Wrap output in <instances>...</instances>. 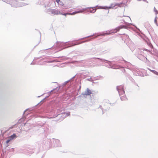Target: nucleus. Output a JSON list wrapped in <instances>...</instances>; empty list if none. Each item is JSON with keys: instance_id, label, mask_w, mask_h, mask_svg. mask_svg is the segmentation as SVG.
I'll return each instance as SVG.
<instances>
[{"instance_id": "obj_1", "label": "nucleus", "mask_w": 158, "mask_h": 158, "mask_svg": "<svg viewBox=\"0 0 158 158\" xmlns=\"http://www.w3.org/2000/svg\"><path fill=\"white\" fill-rule=\"evenodd\" d=\"M84 42H85V41L82 42L77 44H74L72 42H70L69 43H67V42L64 43L63 42H58L56 43V47L59 48H60V49L59 50V51H60L64 48L70 47L77 44H80Z\"/></svg>"}, {"instance_id": "obj_2", "label": "nucleus", "mask_w": 158, "mask_h": 158, "mask_svg": "<svg viewBox=\"0 0 158 158\" xmlns=\"http://www.w3.org/2000/svg\"><path fill=\"white\" fill-rule=\"evenodd\" d=\"M41 57H35L33 61L30 64L31 65L39 64L43 65L46 64L47 63H49V61H45L44 60H49V57H45L40 60H37Z\"/></svg>"}, {"instance_id": "obj_3", "label": "nucleus", "mask_w": 158, "mask_h": 158, "mask_svg": "<svg viewBox=\"0 0 158 158\" xmlns=\"http://www.w3.org/2000/svg\"><path fill=\"white\" fill-rule=\"evenodd\" d=\"M38 3L43 6L44 11L45 12H49V0H39Z\"/></svg>"}, {"instance_id": "obj_4", "label": "nucleus", "mask_w": 158, "mask_h": 158, "mask_svg": "<svg viewBox=\"0 0 158 158\" xmlns=\"http://www.w3.org/2000/svg\"><path fill=\"white\" fill-rule=\"evenodd\" d=\"M117 89L119 94L120 98L122 100H127V98L125 95L124 91L123 89V85H120L117 87Z\"/></svg>"}, {"instance_id": "obj_5", "label": "nucleus", "mask_w": 158, "mask_h": 158, "mask_svg": "<svg viewBox=\"0 0 158 158\" xmlns=\"http://www.w3.org/2000/svg\"><path fill=\"white\" fill-rule=\"evenodd\" d=\"M122 4V3L120 4L118 3H112L111 4L110 6H99L98 7V9H109L111 8H113L114 7H115V6H118L119 7H121V4Z\"/></svg>"}, {"instance_id": "obj_6", "label": "nucleus", "mask_w": 158, "mask_h": 158, "mask_svg": "<svg viewBox=\"0 0 158 158\" xmlns=\"http://www.w3.org/2000/svg\"><path fill=\"white\" fill-rule=\"evenodd\" d=\"M52 84L54 85L55 87H56L50 91V94L51 93H55L57 92L60 88V86L56 82L52 83Z\"/></svg>"}, {"instance_id": "obj_7", "label": "nucleus", "mask_w": 158, "mask_h": 158, "mask_svg": "<svg viewBox=\"0 0 158 158\" xmlns=\"http://www.w3.org/2000/svg\"><path fill=\"white\" fill-rule=\"evenodd\" d=\"M87 8H84L81 9H79L73 12L72 13H66V15H74L76 14H77L78 13H82L84 12L86 10Z\"/></svg>"}, {"instance_id": "obj_8", "label": "nucleus", "mask_w": 158, "mask_h": 158, "mask_svg": "<svg viewBox=\"0 0 158 158\" xmlns=\"http://www.w3.org/2000/svg\"><path fill=\"white\" fill-rule=\"evenodd\" d=\"M52 13L54 15L61 14L63 15H66V14L61 12L58 9H53L51 10Z\"/></svg>"}, {"instance_id": "obj_9", "label": "nucleus", "mask_w": 158, "mask_h": 158, "mask_svg": "<svg viewBox=\"0 0 158 158\" xmlns=\"http://www.w3.org/2000/svg\"><path fill=\"white\" fill-rule=\"evenodd\" d=\"M97 6H96L94 7H89V8H87L86 10L88 9V8L89 9L88 10H87V12H90L91 13H94L96 11V9L95 8Z\"/></svg>"}, {"instance_id": "obj_10", "label": "nucleus", "mask_w": 158, "mask_h": 158, "mask_svg": "<svg viewBox=\"0 0 158 158\" xmlns=\"http://www.w3.org/2000/svg\"><path fill=\"white\" fill-rule=\"evenodd\" d=\"M70 112H67L66 113H64L62 114L61 115V118H60V120H61L63 119L66 117L68 116L70 114Z\"/></svg>"}, {"instance_id": "obj_11", "label": "nucleus", "mask_w": 158, "mask_h": 158, "mask_svg": "<svg viewBox=\"0 0 158 158\" xmlns=\"http://www.w3.org/2000/svg\"><path fill=\"white\" fill-rule=\"evenodd\" d=\"M91 94V91L88 88L85 91L84 94V95H89Z\"/></svg>"}, {"instance_id": "obj_12", "label": "nucleus", "mask_w": 158, "mask_h": 158, "mask_svg": "<svg viewBox=\"0 0 158 158\" xmlns=\"http://www.w3.org/2000/svg\"><path fill=\"white\" fill-rule=\"evenodd\" d=\"M110 34V32H103L102 33H99L98 35L103 36L105 35H107Z\"/></svg>"}, {"instance_id": "obj_13", "label": "nucleus", "mask_w": 158, "mask_h": 158, "mask_svg": "<svg viewBox=\"0 0 158 158\" xmlns=\"http://www.w3.org/2000/svg\"><path fill=\"white\" fill-rule=\"evenodd\" d=\"M122 28V27L121 26H120L117 27L113 31H112L111 32L116 33L121 28Z\"/></svg>"}, {"instance_id": "obj_14", "label": "nucleus", "mask_w": 158, "mask_h": 158, "mask_svg": "<svg viewBox=\"0 0 158 158\" xmlns=\"http://www.w3.org/2000/svg\"><path fill=\"white\" fill-rule=\"evenodd\" d=\"M16 137V135L15 134H13L12 135L10 136L9 139L11 140H12Z\"/></svg>"}, {"instance_id": "obj_15", "label": "nucleus", "mask_w": 158, "mask_h": 158, "mask_svg": "<svg viewBox=\"0 0 158 158\" xmlns=\"http://www.w3.org/2000/svg\"><path fill=\"white\" fill-rule=\"evenodd\" d=\"M48 96H47L46 97H45L43 99L40 101V102L36 106L39 105L40 106L42 104V102L45 100V99L47 98Z\"/></svg>"}, {"instance_id": "obj_16", "label": "nucleus", "mask_w": 158, "mask_h": 158, "mask_svg": "<svg viewBox=\"0 0 158 158\" xmlns=\"http://www.w3.org/2000/svg\"><path fill=\"white\" fill-rule=\"evenodd\" d=\"M148 69L150 71L152 72L154 74H155L157 75H158V72H157V71H156L154 70H152L149 68H148Z\"/></svg>"}, {"instance_id": "obj_17", "label": "nucleus", "mask_w": 158, "mask_h": 158, "mask_svg": "<svg viewBox=\"0 0 158 158\" xmlns=\"http://www.w3.org/2000/svg\"><path fill=\"white\" fill-rule=\"evenodd\" d=\"M56 2L58 4L60 5L63 6L64 5V4L63 3L61 2L60 0H55Z\"/></svg>"}, {"instance_id": "obj_18", "label": "nucleus", "mask_w": 158, "mask_h": 158, "mask_svg": "<svg viewBox=\"0 0 158 158\" xmlns=\"http://www.w3.org/2000/svg\"><path fill=\"white\" fill-rule=\"evenodd\" d=\"M53 114V112H51V113H50V114H51V115L50 114V116L51 115V117H50V118H55L58 115H56V114H55L54 115H53V116H52V114Z\"/></svg>"}, {"instance_id": "obj_19", "label": "nucleus", "mask_w": 158, "mask_h": 158, "mask_svg": "<svg viewBox=\"0 0 158 158\" xmlns=\"http://www.w3.org/2000/svg\"><path fill=\"white\" fill-rule=\"evenodd\" d=\"M111 68H112L113 69H118L119 68V66L118 65H113L111 67Z\"/></svg>"}, {"instance_id": "obj_20", "label": "nucleus", "mask_w": 158, "mask_h": 158, "mask_svg": "<svg viewBox=\"0 0 158 158\" xmlns=\"http://www.w3.org/2000/svg\"><path fill=\"white\" fill-rule=\"evenodd\" d=\"M154 11L156 12V14H158V11L156 9V8L155 7L154 8Z\"/></svg>"}, {"instance_id": "obj_21", "label": "nucleus", "mask_w": 158, "mask_h": 158, "mask_svg": "<svg viewBox=\"0 0 158 158\" xmlns=\"http://www.w3.org/2000/svg\"><path fill=\"white\" fill-rule=\"evenodd\" d=\"M10 140L11 139H10L9 138L8 139H7L6 140V142L7 143H8L10 141Z\"/></svg>"}, {"instance_id": "obj_22", "label": "nucleus", "mask_w": 158, "mask_h": 158, "mask_svg": "<svg viewBox=\"0 0 158 158\" xmlns=\"http://www.w3.org/2000/svg\"><path fill=\"white\" fill-rule=\"evenodd\" d=\"M156 18H157V17H155V20H154L155 23H156V24H157V20H156Z\"/></svg>"}, {"instance_id": "obj_23", "label": "nucleus", "mask_w": 158, "mask_h": 158, "mask_svg": "<svg viewBox=\"0 0 158 158\" xmlns=\"http://www.w3.org/2000/svg\"><path fill=\"white\" fill-rule=\"evenodd\" d=\"M55 142L56 143H60L59 141L58 140H57V139H56L55 140Z\"/></svg>"}, {"instance_id": "obj_24", "label": "nucleus", "mask_w": 158, "mask_h": 158, "mask_svg": "<svg viewBox=\"0 0 158 158\" xmlns=\"http://www.w3.org/2000/svg\"><path fill=\"white\" fill-rule=\"evenodd\" d=\"M46 50V49L44 50H41L39 52V53H41V52H45Z\"/></svg>"}, {"instance_id": "obj_25", "label": "nucleus", "mask_w": 158, "mask_h": 158, "mask_svg": "<svg viewBox=\"0 0 158 158\" xmlns=\"http://www.w3.org/2000/svg\"><path fill=\"white\" fill-rule=\"evenodd\" d=\"M127 20H131L130 18L129 17H127Z\"/></svg>"}, {"instance_id": "obj_26", "label": "nucleus", "mask_w": 158, "mask_h": 158, "mask_svg": "<svg viewBox=\"0 0 158 158\" xmlns=\"http://www.w3.org/2000/svg\"><path fill=\"white\" fill-rule=\"evenodd\" d=\"M70 81V80H69V81H65L64 83V84L65 85L69 81Z\"/></svg>"}, {"instance_id": "obj_27", "label": "nucleus", "mask_w": 158, "mask_h": 158, "mask_svg": "<svg viewBox=\"0 0 158 158\" xmlns=\"http://www.w3.org/2000/svg\"><path fill=\"white\" fill-rule=\"evenodd\" d=\"M67 8L65 7V6H64V7L63 8V9H66Z\"/></svg>"}, {"instance_id": "obj_28", "label": "nucleus", "mask_w": 158, "mask_h": 158, "mask_svg": "<svg viewBox=\"0 0 158 158\" xmlns=\"http://www.w3.org/2000/svg\"><path fill=\"white\" fill-rule=\"evenodd\" d=\"M124 36H126V37H127V38H128V35H124Z\"/></svg>"}, {"instance_id": "obj_29", "label": "nucleus", "mask_w": 158, "mask_h": 158, "mask_svg": "<svg viewBox=\"0 0 158 158\" xmlns=\"http://www.w3.org/2000/svg\"><path fill=\"white\" fill-rule=\"evenodd\" d=\"M87 36V37H85V38H87V37H90V36Z\"/></svg>"}, {"instance_id": "obj_30", "label": "nucleus", "mask_w": 158, "mask_h": 158, "mask_svg": "<svg viewBox=\"0 0 158 158\" xmlns=\"http://www.w3.org/2000/svg\"><path fill=\"white\" fill-rule=\"evenodd\" d=\"M27 110H25L24 112V114L25 113V111H26Z\"/></svg>"}, {"instance_id": "obj_31", "label": "nucleus", "mask_w": 158, "mask_h": 158, "mask_svg": "<svg viewBox=\"0 0 158 158\" xmlns=\"http://www.w3.org/2000/svg\"><path fill=\"white\" fill-rule=\"evenodd\" d=\"M40 97V96H38V97H38V98H39V97Z\"/></svg>"}, {"instance_id": "obj_32", "label": "nucleus", "mask_w": 158, "mask_h": 158, "mask_svg": "<svg viewBox=\"0 0 158 158\" xmlns=\"http://www.w3.org/2000/svg\"><path fill=\"white\" fill-rule=\"evenodd\" d=\"M143 0L144 1H145V0Z\"/></svg>"}]
</instances>
